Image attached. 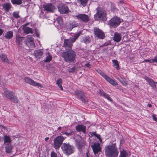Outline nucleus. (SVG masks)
Returning <instances> with one entry per match:
<instances>
[{
    "label": "nucleus",
    "mask_w": 157,
    "mask_h": 157,
    "mask_svg": "<svg viewBox=\"0 0 157 157\" xmlns=\"http://www.w3.org/2000/svg\"><path fill=\"white\" fill-rule=\"evenodd\" d=\"M74 94L77 97V99L81 100L82 102H86V98L84 92L80 90H77L74 92Z\"/></svg>",
    "instance_id": "1a4fd4ad"
},
{
    "label": "nucleus",
    "mask_w": 157,
    "mask_h": 157,
    "mask_svg": "<svg viewBox=\"0 0 157 157\" xmlns=\"http://www.w3.org/2000/svg\"><path fill=\"white\" fill-rule=\"evenodd\" d=\"M105 155L107 157H117L119 151L116 143L110 142L105 147Z\"/></svg>",
    "instance_id": "f257e3e1"
},
{
    "label": "nucleus",
    "mask_w": 157,
    "mask_h": 157,
    "mask_svg": "<svg viewBox=\"0 0 157 157\" xmlns=\"http://www.w3.org/2000/svg\"><path fill=\"white\" fill-rule=\"evenodd\" d=\"M87 157H89L88 155L87 156Z\"/></svg>",
    "instance_id": "774afa93"
},
{
    "label": "nucleus",
    "mask_w": 157,
    "mask_h": 157,
    "mask_svg": "<svg viewBox=\"0 0 157 157\" xmlns=\"http://www.w3.org/2000/svg\"><path fill=\"white\" fill-rule=\"evenodd\" d=\"M0 126L1 128L4 129L5 130L6 129V126H4L3 125H0Z\"/></svg>",
    "instance_id": "13d9d810"
},
{
    "label": "nucleus",
    "mask_w": 157,
    "mask_h": 157,
    "mask_svg": "<svg viewBox=\"0 0 157 157\" xmlns=\"http://www.w3.org/2000/svg\"><path fill=\"white\" fill-rule=\"evenodd\" d=\"M11 2L13 5H20L22 3L21 0H11Z\"/></svg>",
    "instance_id": "473e14b6"
},
{
    "label": "nucleus",
    "mask_w": 157,
    "mask_h": 157,
    "mask_svg": "<svg viewBox=\"0 0 157 157\" xmlns=\"http://www.w3.org/2000/svg\"><path fill=\"white\" fill-rule=\"evenodd\" d=\"M51 157H57V155L54 151H52L51 153Z\"/></svg>",
    "instance_id": "79ce46f5"
},
{
    "label": "nucleus",
    "mask_w": 157,
    "mask_h": 157,
    "mask_svg": "<svg viewBox=\"0 0 157 157\" xmlns=\"http://www.w3.org/2000/svg\"><path fill=\"white\" fill-rule=\"evenodd\" d=\"M4 32V30L2 29H0V36L2 35Z\"/></svg>",
    "instance_id": "864d4df0"
},
{
    "label": "nucleus",
    "mask_w": 157,
    "mask_h": 157,
    "mask_svg": "<svg viewBox=\"0 0 157 157\" xmlns=\"http://www.w3.org/2000/svg\"><path fill=\"white\" fill-rule=\"evenodd\" d=\"M153 118L154 121H157V118L155 116H153Z\"/></svg>",
    "instance_id": "bf43d9fd"
},
{
    "label": "nucleus",
    "mask_w": 157,
    "mask_h": 157,
    "mask_svg": "<svg viewBox=\"0 0 157 157\" xmlns=\"http://www.w3.org/2000/svg\"><path fill=\"white\" fill-rule=\"evenodd\" d=\"M13 16L15 18H18L20 17L18 13L17 12H14L13 13Z\"/></svg>",
    "instance_id": "58836bf2"
},
{
    "label": "nucleus",
    "mask_w": 157,
    "mask_h": 157,
    "mask_svg": "<svg viewBox=\"0 0 157 157\" xmlns=\"http://www.w3.org/2000/svg\"><path fill=\"white\" fill-rule=\"evenodd\" d=\"M99 93L101 96L103 97L104 98L107 99L111 101H113L112 98L109 96V95L105 93L103 91L100 90Z\"/></svg>",
    "instance_id": "4be33fe9"
},
{
    "label": "nucleus",
    "mask_w": 157,
    "mask_h": 157,
    "mask_svg": "<svg viewBox=\"0 0 157 157\" xmlns=\"http://www.w3.org/2000/svg\"><path fill=\"white\" fill-rule=\"evenodd\" d=\"M24 32L25 33L29 34V33H33L32 29L29 27H26L24 29Z\"/></svg>",
    "instance_id": "f704fd0d"
},
{
    "label": "nucleus",
    "mask_w": 157,
    "mask_h": 157,
    "mask_svg": "<svg viewBox=\"0 0 157 157\" xmlns=\"http://www.w3.org/2000/svg\"><path fill=\"white\" fill-rule=\"evenodd\" d=\"M26 44L29 48H34L35 47V44L33 41V38L31 36L28 37L25 41Z\"/></svg>",
    "instance_id": "4468645a"
},
{
    "label": "nucleus",
    "mask_w": 157,
    "mask_h": 157,
    "mask_svg": "<svg viewBox=\"0 0 157 157\" xmlns=\"http://www.w3.org/2000/svg\"><path fill=\"white\" fill-rule=\"evenodd\" d=\"M16 43L18 44H21L23 40L24 39V37H20L19 35H17L16 36Z\"/></svg>",
    "instance_id": "393cba45"
},
{
    "label": "nucleus",
    "mask_w": 157,
    "mask_h": 157,
    "mask_svg": "<svg viewBox=\"0 0 157 157\" xmlns=\"http://www.w3.org/2000/svg\"><path fill=\"white\" fill-rule=\"evenodd\" d=\"M58 9L60 13L62 14L67 13L69 11L68 7L65 4L62 5Z\"/></svg>",
    "instance_id": "dca6fc26"
},
{
    "label": "nucleus",
    "mask_w": 157,
    "mask_h": 157,
    "mask_svg": "<svg viewBox=\"0 0 157 157\" xmlns=\"http://www.w3.org/2000/svg\"><path fill=\"white\" fill-rule=\"evenodd\" d=\"M3 139L2 137L0 136V142H1L3 140Z\"/></svg>",
    "instance_id": "e2e57ef3"
},
{
    "label": "nucleus",
    "mask_w": 157,
    "mask_h": 157,
    "mask_svg": "<svg viewBox=\"0 0 157 157\" xmlns=\"http://www.w3.org/2000/svg\"><path fill=\"white\" fill-rule=\"evenodd\" d=\"M76 145L78 149H81L82 147L84 146L85 144L83 141L79 140L77 142Z\"/></svg>",
    "instance_id": "7c9ffc66"
},
{
    "label": "nucleus",
    "mask_w": 157,
    "mask_h": 157,
    "mask_svg": "<svg viewBox=\"0 0 157 157\" xmlns=\"http://www.w3.org/2000/svg\"><path fill=\"white\" fill-rule=\"evenodd\" d=\"M65 138L62 136H57L53 140V145L56 149H58L62 144L63 141Z\"/></svg>",
    "instance_id": "423d86ee"
},
{
    "label": "nucleus",
    "mask_w": 157,
    "mask_h": 157,
    "mask_svg": "<svg viewBox=\"0 0 157 157\" xmlns=\"http://www.w3.org/2000/svg\"><path fill=\"white\" fill-rule=\"evenodd\" d=\"M91 39L89 36H86L83 38V42L86 44L89 43L91 41Z\"/></svg>",
    "instance_id": "72a5a7b5"
},
{
    "label": "nucleus",
    "mask_w": 157,
    "mask_h": 157,
    "mask_svg": "<svg viewBox=\"0 0 157 157\" xmlns=\"http://www.w3.org/2000/svg\"><path fill=\"white\" fill-rule=\"evenodd\" d=\"M123 82H124V84L123 83H122V84L123 85H124V86H126L127 85V82H125V81H123Z\"/></svg>",
    "instance_id": "052dcab7"
},
{
    "label": "nucleus",
    "mask_w": 157,
    "mask_h": 157,
    "mask_svg": "<svg viewBox=\"0 0 157 157\" xmlns=\"http://www.w3.org/2000/svg\"><path fill=\"white\" fill-rule=\"evenodd\" d=\"M76 55L75 51L72 50L66 51L63 52L62 55L65 61L68 63L74 62Z\"/></svg>",
    "instance_id": "f03ea898"
},
{
    "label": "nucleus",
    "mask_w": 157,
    "mask_h": 157,
    "mask_svg": "<svg viewBox=\"0 0 157 157\" xmlns=\"http://www.w3.org/2000/svg\"><path fill=\"white\" fill-rule=\"evenodd\" d=\"M52 59V56H51L50 53H48V56L46 57V59L44 61V62L48 63Z\"/></svg>",
    "instance_id": "c9c22d12"
},
{
    "label": "nucleus",
    "mask_w": 157,
    "mask_h": 157,
    "mask_svg": "<svg viewBox=\"0 0 157 157\" xmlns=\"http://www.w3.org/2000/svg\"><path fill=\"white\" fill-rule=\"evenodd\" d=\"M75 67L72 68H70L68 70L69 72L70 73H73L75 71Z\"/></svg>",
    "instance_id": "c03bdc74"
},
{
    "label": "nucleus",
    "mask_w": 157,
    "mask_h": 157,
    "mask_svg": "<svg viewBox=\"0 0 157 157\" xmlns=\"http://www.w3.org/2000/svg\"><path fill=\"white\" fill-rule=\"evenodd\" d=\"M1 59L2 61L4 62H7L8 61V59L7 56L4 54H2L0 56Z\"/></svg>",
    "instance_id": "c756f323"
},
{
    "label": "nucleus",
    "mask_w": 157,
    "mask_h": 157,
    "mask_svg": "<svg viewBox=\"0 0 157 157\" xmlns=\"http://www.w3.org/2000/svg\"><path fill=\"white\" fill-rule=\"evenodd\" d=\"M49 139V138L48 137H47L45 138V141H47Z\"/></svg>",
    "instance_id": "680f3d73"
},
{
    "label": "nucleus",
    "mask_w": 157,
    "mask_h": 157,
    "mask_svg": "<svg viewBox=\"0 0 157 157\" xmlns=\"http://www.w3.org/2000/svg\"><path fill=\"white\" fill-rule=\"evenodd\" d=\"M148 106L149 107H151L152 106V105L151 104H148Z\"/></svg>",
    "instance_id": "69168bd1"
},
{
    "label": "nucleus",
    "mask_w": 157,
    "mask_h": 157,
    "mask_svg": "<svg viewBox=\"0 0 157 157\" xmlns=\"http://www.w3.org/2000/svg\"><path fill=\"white\" fill-rule=\"evenodd\" d=\"M76 130L78 132H82L84 133L86 132V127L82 124H78L75 127Z\"/></svg>",
    "instance_id": "a211bd4d"
},
{
    "label": "nucleus",
    "mask_w": 157,
    "mask_h": 157,
    "mask_svg": "<svg viewBox=\"0 0 157 157\" xmlns=\"http://www.w3.org/2000/svg\"><path fill=\"white\" fill-rule=\"evenodd\" d=\"M95 137H96L99 140L100 142H101L102 141V139L100 138V135L99 134H97L96 135V136H95Z\"/></svg>",
    "instance_id": "49530a36"
},
{
    "label": "nucleus",
    "mask_w": 157,
    "mask_h": 157,
    "mask_svg": "<svg viewBox=\"0 0 157 157\" xmlns=\"http://www.w3.org/2000/svg\"><path fill=\"white\" fill-rule=\"evenodd\" d=\"M121 37L122 35L121 33L115 32L113 37V40L115 42H119L121 40Z\"/></svg>",
    "instance_id": "412c9836"
},
{
    "label": "nucleus",
    "mask_w": 157,
    "mask_h": 157,
    "mask_svg": "<svg viewBox=\"0 0 157 157\" xmlns=\"http://www.w3.org/2000/svg\"><path fill=\"white\" fill-rule=\"evenodd\" d=\"M76 17L78 19H80L84 22H87L90 20L89 16L87 15L84 14H79L76 15Z\"/></svg>",
    "instance_id": "ddd939ff"
},
{
    "label": "nucleus",
    "mask_w": 157,
    "mask_h": 157,
    "mask_svg": "<svg viewBox=\"0 0 157 157\" xmlns=\"http://www.w3.org/2000/svg\"><path fill=\"white\" fill-rule=\"evenodd\" d=\"M58 87L60 89L62 90H63V87L61 85V84H59V85H58Z\"/></svg>",
    "instance_id": "4d7b16f0"
},
{
    "label": "nucleus",
    "mask_w": 157,
    "mask_h": 157,
    "mask_svg": "<svg viewBox=\"0 0 157 157\" xmlns=\"http://www.w3.org/2000/svg\"><path fill=\"white\" fill-rule=\"evenodd\" d=\"M144 62H148L150 63H152V62H151V60L149 59H145L142 62L143 63Z\"/></svg>",
    "instance_id": "3c124183"
},
{
    "label": "nucleus",
    "mask_w": 157,
    "mask_h": 157,
    "mask_svg": "<svg viewBox=\"0 0 157 157\" xmlns=\"http://www.w3.org/2000/svg\"><path fill=\"white\" fill-rule=\"evenodd\" d=\"M93 33L95 38L103 39L105 37L104 32L99 28L94 27L93 29Z\"/></svg>",
    "instance_id": "0eeeda50"
},
{
    "label": "nucleus",
    "mask_w": 157,
    "mask_h": 157,
    "mask_svg": "<svg viewBox=\"0 0 157 157\" xmlns=\"http://www.w3.org/2000/svg\"><path fill=\"white\" fill-rule=\"evenodd\" d=\"M91 66V64H90L89 63H86L85 65V67H86L89 68H90Z\"/></svg>",
    "instance_id": "09e8293b"
},
{
    "label": "nucleus",
    "mask_w": 157,
    "mask_h": 157,
    "mask_svg": "<svg viewBox=\"0 0 157 157\" xmlns=\"http://www.w3.org/2000/svg\"><path fill=\"white\" fill-rule=\"evenodd\" d=\"M80 35V33H78L75 34L74 36V38L75 39L77 40L78 38L79 37V36Z\"/></svg>",
    "instance_id": "a18cd8bd"
},
{
    "label": "nucleus",
    "mask_w": 157,
    "mask_h": 157,
    "mask_svg": "<svg viewBox=\"0 0 157 157\" xmlns=\"http://www.w3.org/2000/svg\"><path fill=\"white\" fill-rule=\"evenodd\" d=\"M10 100L12 101L13 102L16 103H17L19 101V100L17 96L15 95L13 96L12 99Z\"/></svg>",
    "instance_id": "e433bc0d"
},
{
    "label": "nucleus",
    "mask_w": 157,
    "mask_h": 157,
    "mask_svg": "<svg viewBox=\"0 0 157 157\" xmlns=\"http://www.w3.org/2000/svg\"><path fill=\"white\" fill-rule=\"evenodd\" d=\"M58 87L60 89L62 90H63V87L61 85V84H59V85H58Z\"/></svg>",
    "instance_id": "5fc2aeb1"
},
{
    "label": "nucleus",
    "mask_w": 157,
    "mask_h": 157,
    "mask_svg": "<svg viewBox=\"0 0 157 157\" xmlns=\"http://www.w3.org/2000/svg\"><path fill=\"white\" fill-rule=\"evenodd\" d=\"M62 148L63 153L67 155L73 153L75 151L74 147L70 145L69 144L63 143Z\"/></svg>",
    "instance_id": "20e7f679"
},
{
    "label": "nucleus",
    "mask_w": 157,
    "mask_h": 157,
    "mask_svg": "<svg viewBox=\"0 0 157 157\" xmlns=\"http://www.w3.org/2000/svg\"><path fill=\"white\" fill-rule=\"evenodd\" d=\"M93 151L95 155L98 154L99 152L101 151V147L99 143H95L91 146Z\"/></svg>",
    "instance_id": "9b49d317"
},
{
    "label": "nucleus",
    "mask_w": 157,
    "mask_h": 157,
    "mask_svg": "<svg viewBox=\"0 0 157 157\" xmlns=\"http://www.w3.org/2000/svg\"><path fill=\"white\" fill-rule=\"evenodd\" d=\"M5 149L6 152L7 153H10L11 151L12 147V145L9 144H7L6 145Z\"/></svg>",
    "instance_id": "cd10ccee"
},
{
    "label": "nucleus",
    "mask_w": 157,
    "mask_h": 157,
    "mask_svg": "<svg viewBox=\"0 0 157 157\" xmlns=\"http://www.w3.org/2000/svg\"><path fill=\"white\" fill-rule=\"evenodd\" d=\"M43 54V52L41 49L36 50L34 52V55L35 57L38 59H40Z\"/></svg>",
    "instance_id": "b1692460"
},
{
    "label": "nucleus",
    "mask_w": 157,
    "mask_h": 157,
    "mask_svg": "<svg viewBox=\"0 0 157 157\" xmlns=\"http://www.w3.org/2000/svg\"><path fill=\"white\" fill-rule=\"evenodd\" d=\"M43 8L44 10L48 12H53L55 9V6L52 4H48L45 5L43 6Z\"/></svg>",
    "instance_id": "f3484780"
},
{
    "label": "nucleus",
    "mask_w": 157,
    "mask_h": 157,
    "mask_svg": "<svg viewBox=\"0 0 157 157\" xmlns=\"http://www.w3.org/2000/svg\"><path fill=\"white\" fill-rule=\"evenodd\" d=\"M92 134L95 136H96V135L97 134L96 132H93Z\"/></svg>",
    "instance_id": "0e129e2a"
},
{
    "label": "nucleus",
    "mask_w": 157,
    "mask_h": 157,
    "mask_svg": "<svg viewBox=\"0 0 157 157\" xmlns=\"http://www.w3.org/2000/svg\"><path fill=\"white\" fill-rule=\"evenodd\" d=\"M94 18L96 21H106L107 17L106 11L101 9L97 10L96 13L94 15Z\"/></svg>",
    "instance_id": "7ed1b4c3"
},
{
    "label": "nucleus",
    "mask_w": 157,
    "mask_h": 157,
    "mask_svg": "<svg viewBox=\"0 0 157 157\" xmlns=\"http://www.w3.org/2000/svg\"><path fill=\"white\" fill-rule=\"evenodd\" d=\"M58 87L60 89L62 90H63V87L61 85V84H59V85H58Z\"/></svg>",
    "instance_id": "6e6d98bb"
},
{
    "label": "nucleus",
    "mask_w": 157,
    "mask_h": 157,
    "mask_svg": "<svg viewBox=\"0 0 157 157\" xmlns=\"http://www.w3.org/2000/svg\"><path fill=\"white\" fill-rule=\"evenodd\" d=\"M70 40V42H71V44H72L76 40H75L74 38L69 39Z\"/></svg>",
    "instance_id": "de8ad7c7"
},
{
    "label": "nucleus",
    "mask_w": 157,
    "mask_h": 157,
    "mask_svg": "<svg viewBox=\"0 0 157 157\" xmlns=\"http://www.w3.org/2000/svg\"><path fill=\"white\" fill-rule=\"evenodd\" d=\"M113 63V66L116 69L118 70L120 69L119 64L118 61L116 59L112 60Z\"/></svg>",
    "instance_id": "bb28decb"
},
{
    "label": "nucleus",
    "mask_w": 157,
    "mask_h": 157,
    "mask_svg": "<svg viewBox=\"0 0 157 157\" xmlns=\"http://www.w3.org/2000/svg\"><path fill=\"white\" fill-rule=\"evenodd\" d=\"M98 73L107 81L112 85L113 86L118 85V84L116 82L105 74L102 71L100 70L98 71Z\"/></svg>",
    "instance_id": "6e6552de"
},
{
    "label": "nucleus",
    "mask_w": 157,
    "mask_h": 157,
    "mask_svg": "<svg viewBox=\"0 0 157 157\" xmlns=\"http://www.w3.org/2000/svg\"><path fill=\"white\" fill-rule=\"evenodd\" d=\"M151 60L154 62H157V56H156L154 59H151Z\"/></svg>",
    "instance_id": "8fccbe9b"
},
{
    "label": "nucleus",
    "mask_w": 157,
    "mask_h": 157,
    "mask_svg": "<svg viewBox=\"0 0 157 157\" xmlns=\"http://www.w3.org/2000/svg\"><path fill=\"white\" fill-rule=\"evenodd\" d=\"M73 44L70 42L69 39H65L63 44V47L65 48L66 51L72 50Z\"/></svg>",
    "instance_id": "2eb2a0df"
},
{
    "label": "nucleus",
    "mask_w": 157,
    "mask_h": 157,
    "mask_svg": "<svg viewBox=\"0 0 157 157\" xmlns=\"http://www.w3.org/2000/svg\"><path fill=\"white\" fill-rule=\"evenodd\" d=\"M144 78L146 81L153 88H155L156 87L155 82L153 79L150 78L146 76H144Z\"/></svg>",
    "instance_id": "aec40b11"
},
{
    "label": "nucleus",
    "mask_w": 157,
    "mask_h": 157,
    "mask_svg": "<svg viewBox=\"0 0 157 157\" xmlns=\"http://www.w3.org/2000/svg\"><path fill=\"white\" fill-rule=\"evenodd\" d=\"M88 0H77L78 3L82 5L83 6H85L88 2Z\"/></svg>",
    "instance_id": "2f4dec72"
},
{
    "label": "nucleus",
    "mask_w": 157,
    "mask_h": 157,
    "mask_svg": "<svg viewBox=\"0 0 157 157\" xmlns=\"http://www.w3.org/2000/svg\"><path fill=\"white\" fill-rule=\"evenodd\" d=\"M62 133L63 134H65L67 136H71L74 133V132L73 131H72L70 132H69V133L67 132H64V133H63L62 132Z\"/></svg>",
    "instance_id": "ea45409f"
},
{
    "label": "nucleus",
    "mask_w": 157,
    "mask_h": 157,
    "mask_svg": "<svg viewBox=\"0 0 157 157\" xmlns=\"http://www.w3.org/2000/svg\"><path fill=\"white\" fill-rule=\"evenodd\" d=\"M56 21L59 24H61L63 23V18L61 16H59L56 18Z\"/></svg>",
    "instance_id": "4c0bfd02"
},
{
    "label": "nucleus",
    "mask_w": 157,
    "mask_h": 157,
    "mask_svg": "<svg viewBox=\"0 0 157 157\" xmlns=\"http://www.w3.org/2000/svg\"><path fill=\"white\" fill-rule=\"evenodd\" d=\"M25 82L33 86H37L40 87H42V85L39 83L36 82L29 77H25L24 79Z\"/></svg>",
    "instance_id": "9d476101"
},
{
    "label": "nucleus",
    "mask_w": 157,
    "mask_h": 157,
    "mask_svg": "<svg viewBox=\"0 0 157 157\" xmlns=\"http://www.w3.org/2000/svg\"><path fill=\"white\" fill-rule=\"evenodd\" d=\"M3 139L4 140V144H9L11 141L10 138L9 136H7V135H6L4 136L3 137Z\"/></svg>",
    "instance_id": "c85d7f7f"
},
{
    "label": "nucleus",
    "mask_w": 157,
    "mask_h": 157,
    "mask_svg": "<svg viewBox=\"0 0 157 157\" xmlns=\"http://www.w3.org/2000/svg\"><path fill=\"white\" fill-rule=\"evenodd\" d=\"M3 91L4 95L10 100H11L14 95V94L13 92L9 91L6 88L4 89Z\"/></svg>",
    "instance_id": "f8f14e48"
},
{
    "label": "nucleus",
    "mask_w": 157,
    "mask_h": 157,
    "mask_svg": "<svg viewBox=\"0 0 157 157\" xmlns=\"http://www.w3.org/2000/svg\"><path fill=\"white\" fill-rule=\"evenodd\" d=\"M122 83H123L124 84V82L123 81V78H117Z\"/></svg>",
    "instance_id": "603ef678"
},
{
    "label": "nucleus",
    "mask_w": 157,
    "mask_h": 157,
    "mask_svg": "<svg viewBox=\"0 0 157 157\" xmlns=\"http://www.w3.org/2000/svg\"><path fill=\"white\" fill-rule=\"evenodd\" d=\"M121 22V21L119 17H114L109 21L108 24L110 28H115L118 26Z\"/></svg>",
    "instance_id": "39448f33"
},
{
    "label": "nucleus",
    "mask_w": 157,
    "mask_h": 157,
    "mask_svg": "<svg viewBox=\"0 0 157 157\" xmlns=\"http://www.w3.org/2000/svg\"><path fill=\"white\" fill-rule=\"evenodd\" d=\"M110 41H107L104 43L102 45H101L100 47H102V46H106L107 45H110Z\"/></svg>",
    "instance_id": "37998d69"
},
{
    "label": "nucleus",
    "mask_w": 157,
    "mask_h": 157,
    "mask_svg": "<svg viewBox=\"0 0 157 157\" xmlns=\"http://www.w3.org/2000/svg\"><path fill=\"white\" fill-rule=\"evenodd\" d=\"M61 127L59 126V127L58 128V130H60V129H61Z\"/></svg>",
    "instance_id": "338daca9"
},
{
    "label": "nucleus",
    "mask_w": 157,
    "mask_h": 157,
    "mask_svg": "<svg viewBox=\"0 0 157 157\" xmlns=\"http://www.w3.org/2000/svg\"><path fill=\"white\" fill-rule=\"evenodd\" d=\"M2 9L7 12H9L11 8V5L10 2H5L2 4Z\"/></svg>",
    "instance_id": "6ab92c4d"
},
{
    "label": "nucleus",
    "mask_w": 157,
    "mask_h": 157,
    "mask_svg": "<svg viewBox=\"0 0 157 157\" xmlns=\"http://www.w3.org/2000/svg\"><path fill=\"white\" fill-rule=\"evenodd\" d=\"M128 153L127 151L123 149L122 151H120L119 157H128Z\"/></svg>",
    "instance_id": "a878e982"
},
{
    "label": "nucleus",
    "mask_w": 157,
    "mask_h": 157,
    "mask_svg": "<svg viewBox=\"0 0 157 157\" xmlns=\"http://www.w3.org/2000/svg\"><path fill=\"white\" fill-rule=\"evenodd\" d=\"M13 36V32L12 31H10L5 33L4 37L7 39H11Z\"/></svg>",
    "instance_id": "5701e85b"
},
{
    "label": "nucleus",
    "mask_w": 157,
    "mask_h": 157,
    "mask_svg": "<svg viewBox=\"0 0 157 157\" xmlns=\"http://www.w3.org/2000/svg\"><path fill=\"white\" fill-rule=\"evenodd\" d=\"M62 80L61 78H59L56 81V84L57 85L62 84Z\"/></svg>",
    "instance_id": "a19ab883"
}]
</instances>
